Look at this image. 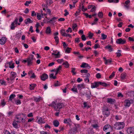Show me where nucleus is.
Wrapping results in <instances>:
<instances>
[{
    "label": "nucleus",
    "mask_w": 134,
    "mask_h": 134,
    "mask_svg": "<svg viewBox=\"0 0 134 134\" xmlns=\"http://www.w3.org/2000/svg\"><path fill=\"white\" fill-rule=\"evenodd\" d=\"M34 55L32 54L30 55L27 58V65L28 66L32 65L33 63L32 61L34 60Z\"/></svg>",
    "instance_id": "obj_3"
},
{
    "label": "nucleus",
    "mask_w": 134,
    "mask_h": 134,
    "mask_svg": "<svg viewBox=\"0 0 134 134\" xmlns=\"http://www.w3.org/2000/svg\"><path fill=\"white\" fill-rule=\"evenodd\" d=\"M37 18L38 20H41V16L40 13H38L37 16Z\"/></svg>",
    "instance_id": "obj_58"
},
{
    "label": "nucleus",
    "mask_w": 134,
    "mask_h": 134,
    "mask_svg": "<svg viewBox=\"0 0 134 134\" xmlns=\"http://www.w3.org/2000/svg\"><path fill=\"white\" fill-rule=\"evenodd\" d=\"M111 46L110 45H107L105 47V48L106 49H108V51L110 52H111V51H113V48H111Z\"/></svg>",
    "instance_id": "obj_22"
},
{
    "label": "nucleus",
    "mask_w": 134,
    "mask_h": 134,
    "mask_svg": "<svg viewBox=\"0 0 134 134\" xmlns=\"http://www.w3.org/2000/svg\"><path fill=\"white\" fill-rule=\"evenodd\" d=\"M16 27V26H15V23L13 22H12L10 26V29L11 30H14Z\"/></svg>",
    "instance_id": "obj_33"
},
{
    "label": "nucleus",
    "mask_w": 134,
    "mask_h": 134,
    "mask_svg": "<svg viewBox=\"0 0 134 134\" xmlns=\"http://www.w3.org/2000/svg\"><path fill=\"white\" fill-rule=\"evenodd\" d=\"M86 97L88 99H90L91 97L92 96L91 95V91H89L86 92Z\"/></svg>",
    "instance_id": "obj_14"
},
{
    "label": "nucleus",
    "mask_w": 134,
    "mask_h": 134,
    "mask_svg": "<svg viewBox=\"0 0 134 134\" xmlns=\"http://www.w3.org/2000/svg\"><path fill=\"white\" fill-rule=\"evenodd\" d=\"M13 127L15 128H18V124L15 121H13Z\"/></svg>",
    "instance_id": "obj_44"
},
{
    "label": "nucleus",
    "mask_w": 134,
    "mask_h": 134,
    "mask_svg": "<svg viewBox=\"0 0 134 134\" xmlns=\"http://www.w3.org/2000/svg\"><path fill=\"white\" fill-rule=\"evenodd\" d=\"M124 127V123L123 122H117L114 124V127L117 130H120Z\"/></svg>",
    "instance_id": "obj_1"
},
{
    "label": "nucleus",
    "mask_w": 134,
    "mask_h": 134,
    "mask_svg": "<svg viewBox=\"0 0 134 134\" xmlns=\"http://www.w3.org/2000/svg\"><path fill=\"white\" fill-rule=\"evenodd\" d=\"M36 86V84H30V89L31 90H34V89L35 87Z\"/></svg>",
    "instance_id": "obj_26"
},
{
    "label": "nucleus",
    "mask_w": 134,
    "mask_h": 134,
    "mask_svg": "<svg viewBox=\"0 0 134 134\" xmlns=\"http://www.w3.org/2000/svg\"><path fill=\"white\" fill-rule=\"evenodd\" d=\"M62 65H65V67L66 68H68L69 67V65L68 62L67 61H65V62Z\"/></svg>",
    "instance_id": "obj_29"
},
{
    "label": "nucleus",
    "mask_w": 134,
    "mask_h": 134,
    "mask_svg": "<svg viewBox=\"0 0 134 134\" xmlns=\"http://www.w3.org/2000/svg\"><path fill=\"white\" fill-rule=\"evenodd\" d=\"M15 96V95L14 94L11 95L9 97V100L10 101L12 100L13 99H14Z\"/></svg>",
    "instance_id": "obj_34"
},
{
    "label": "nucleus",
    "mask_w": 134,
    "mask_h": 134,
    "mask_svg": "<svg viewBox=\"0 0 134 134\" xmlns=\"http://www.w3.org/2000/svg\"><path fill=\"white\" fill-rule=\"evenodd\" d=\"M71 122V121L70 119H65L64 120V123L70 125Z\"/></svg>",
    "instance_id": "obj_21"
},
{
    "label": "nucleus",
    "mask_w": 134,
    "mask_h": 134,
    "mask_svg": "<svg viewBox=\"0 0 134 134\" xmlns=\"http://www.w3.org/2000/svg\"><path fill=\"white\" fill-rule=\"evenodd\" d=\"M64 106V104L63 103H58L54 107V109L56 111H59L60 109L63 108Z\"/></svg>",
    "instance_id": "obj_4"
},
{
    "label": "nucleus",
    "mask_w": 134,
    "mask_h": 134,
    "mask_svg": "<svg viewBox=\"0 0 134 134\" xmlns=\"http://www.w3.org/2000/svg\"><path fill=\"white\" fill-rule=\"evenodd\" d=\"M64 12H65V13L64 14V15L65 16H66L69 14V13L68 12V11L66 9L65 10Z\"/></svg>",
    "instance_id": "obj_64"
},
{
    "label": "nucleus",
    "mask_w": 134,
    "mask_h": 134,
    "mask_svg": "<svg viewBox=\"0 0 134 134\" xmlns=\"http://www.w3.org/2000/svg\"><path fill=\"white\" fill-rule=\"evenodd\" d=\"M65 30L63 29H62L60 31V33L62 36H63V35L65 33Z\"/></svg>",
    "instance_id": "obj_60"
},
{
    "label": "nucleus",
    "mask_w": 134,
    "mask_h": 134,
    "mask_svg": "<svg viewBox=\"0 0 134 134\" xmlns=\"http://www.w3.org/2000/svg\"><path fill=\"white\" fill-rule=\"evenodd\" d=\"M46 12L49 15H51V11L50 9H48L46 8Z\"/></svg>",
    "instance_id": "obj_56"
},
{
    "label": "nucleus",
    "mask_w": 134,
    "mask_h": 134,
    "mask_svg": "<svg viewBox=\"0 0 134 134\" xmlns=\"http://www.w3.org/2000/svg\"><path fill=\"white\" fill-rule=\"evenodd\" d=\"M115 75V72L113 71L109 77V79H111Z\"/></svg>",
    "instance_id": "obj_61"
},
{
    "label": "nucleus",
    "mask_w": 134,
    "mask_h": 134,
    "mask_svg": "<svg viewBox=\"0 0 134 134\" xmlns=\"http://www.w3.org/2000/svg\"><path fill=\"white\" fill-rule=\"evenodd\" d=\"M53 124L55 127H58L59 124V121L57 120H55L53 122Z\"/></svg>",
    "instance_id": "obj_23"
},
{
    "label": "nucleus",
    "mask_w": 134,
    "mask_h": 134,
    "mask_svg": "<svg viewBox=\"0 0 134 134\" xmlns=\"http://www.w3.org/2000/svg\"><path fill=\"white\" fill-rule=\"evenodd\" d=\"M60 85V83L59 82V81H57L54 84V86L55 87L58 86H59Z\"/></svg>",
    "instance_id": "obj_45"
},
{
    "label": "nucleus",
    "mask_w": 134,
    "mask_h": 134,
    "mask_svg": "<svg viewBox=\"0 0 134 134\" xmlns=\"http://www.w3.org/2000/svg\"><path fill=\"white\" fill-rule=\"evenodd\" d=\"M112 62V61L111 60H110L109 59H107V60H106V61L105 62V64L106 65H107L108 64V63H110L111 62Z\"/></svg>",
    "instance_id": "obj_47"
},
{
    "label": "nucleus",
    "mask_w": 134,
    "mask_h": 134,
    "mask_svg": "<svg viewBox=\"0 0 134 134\" xmlns=\"http://www.w3.org/2000/svg\"><path fill=\"white\" fill-rule=\"evenodd\" d=\"M99 86V82H95L93 83H91V87L92 88H97Z\"/></svg>",
    "instance_id": "obj_12"
},
{
    "label": "nucleus",
    "mask_w": 134,
    "mask_h": 134,
    "mask_svg": "<svg viewBox=\"0 0 134 134\" xmlns=\"http://www.w3.org/2000/svg\"><path fill=\"white\" fill-rule=\"evenodd\" d=\"M83 105H84V108H87V109H88L90 107V106L87 105V102H84L83 103Z\"/></svg>",
    "instance_id": "obj_27"
},
{
    "label": "nucleus",
    "mask_w": 134,
    "mask_h": 134,
    "mask_svg": "<svg viewBox=\"0 0 134 134\" xmlns=\"http://www.w3.org/2000/svg\"><path fill=\"white\" fill-rule=\"evenodd\" d=\"M66 32L67 33H68L69 32H71L72 31V30L71 28L70 27H69L68 29L66 30Z\"/></svg>",
    "instance_id": "obj_59"
},
{
    "label": "nucleus",
    "mask_w": 134,
    "mask_h": 134,
    "mask_svg": "<svg viewBox=\"0 0 134 134\" xmlns=\"http://www.w3.org/2000/svg\"><path fill=\"white\" fill-rule=\"evenodd\" d=\"M93 133L94 132L92 129H90V130L88 131V134H93Z\"/></svg>",
    "instance_id": "obj_57"
},
{
    "label": "nucleus",
    "mask_w": 134,
    "mask_h": 134,
    "mask_svg": "<svg viewBox=\"0 0 134 134\" xmlns=\"http://www.w3.org/2000/svg\"><path fill=\"white\" fill-rule=\"evenodd\" d=\"M98 16L100 18H102L103 16V14L102 12H99L98 14Z\"/></svg>",
    "instance_id": "obj_39"
},
{
    "label": "nucleus",
    "mask_w": 134,
    "mask_h": 134,
    "mask_svg": "<svg viewBox=\"0 0 134 134\" xmlns=\"http://www.w3.org/2000/svg\"><path fill=\"white\" fill-rule=\"evenodd\" d=\"M9 67L10 68L13 69L14 68V63H12V62H9Z\"/></svg>",
    "instance_id": "obj_28"
},
{
    "label": "nucleus",
    "mask_w": 134,
    "mask_h": 134,
    "mask_svg": "<svg viewBox=\"0 0 134 134\" xmlns=\"http://www.w3.org/2000/svg\"><path fill=\"white\" fill-rule=\"evenodd\" d=\"M101 36L102 39L103 40H104L107 37V35H105L104 33H102V34Z\"/></svg>",
    "instance_id": "obj_41"
},
{
    "label": "nucleus",
    "mask_w": 134,
    "mask_h": 134,
    "mask_svg": "<svg viewBox=\"0 0 134 134\" xmlns=\"http://www.w3.org/2000/svg\"><path fill=\"white\" fill-rule=\"evenodd\" d=\"M37 121L39 123H44L42 121V119L41 118H40Z\"/></svg>",
    "instance_id": "obj_43"
},
{
    "label": "nucleus",
    "mask_w": 134,
    "mask_h": 134,
    "mask_svg": "<svg viewBox=\"0 0 134 134\" xmlns=\"http://www.w3.org/2000/svg\"><path fill=\"white\" fill-rule=\"evenodd\" d=\"M111 127V126L109 124L105 125L104 126L103 128V130L104 131H105L106 130L108 129H109Z\"/></svg>",
    "instance_id": "obj_24"
},
{
    "label": "nucleus",
    "mask_w": 134,
    "mask_h": 134,
    "mask_svg": "<svg viewBox=\"0 0 134 134\" xmlns=\"http://www.w3.org/2000/svg\"><path fill=\"white\" fill-rule=\"evenodd\" d=\"M15 102L16 104L17 105H18V104H21V102L20 100H15Z\"/></svg>",
    "instance_id": "obj_53"
},
{
    "label": "nucleus",
    "mask_w": 134,
    "mask_h": 134,
    "mask_svg": "<svg viewBox=\"0 0 134 134\" xmlns=\"http://www.w3.org/2000/svg\"><path fill=\"white\" fill-rule=\"evenodd\" d=\"M126 40L124 39L123 40L121 38L118 39L116 41V43L118 44H123L126 42Z\"/></svg>",
    "instance_id": "obj_7"
},
{
    "label": "nucleus",
    "mask_w": 134,
    "mask_h": 134,
    "mask_svg": "<svg viewBox=\"0 0 134 134\" xmlns=\"http://www.w3.org/2000/svg\"><path fill=\"white\" fill-rule=\"evenodd\" d=\"M126 74L125 72H124L121 74V78L123 79H124L126 76Z\"/></svg>",
    "instance_id": "obj_35"
},
{
    "label": "nucleus",
    "mask_w": 134,
    "mask_h": 134,
    "mask_svg": "<svg viewBox=\"0 0 134 134\" xmlns=\"http://www.w3.org/2000/svg\"><path fill=\"white\" fill-rule=\"evenodd\" d=\"M88 35L90 38H91L93 36V34L91 32H89L88 34Z\"/></svg>",
    "instance_id": "obj_42"
},
{
    "label": "nucleus",
    "mask_w": 134,
    "mask_h": 134,
    "mask_svg": "<svg viewBox=\"0 0 134 134\" xmlns=\"http://www.w3.org/2000/svg\"><path fill=\"white\" fill-rule=\"evenodd\" d=\"M107 102L111 104H113L115 103V100L114 99L111 98H108L107 99Z\"/></svg>",
    "instance_id": "obj_8"
},
{
    "label": "nucleus",
    "mask_w": 134,
    "mask_h": 134,
    "mask_svg": "<svg viewBox=\"0 0 134 134\" xmlns=\"http://www.w3.org/2000/svg\"><path fill=\"white\" fill-rule=\"evenodd\" d=\"M71 90L74 92H76V93L78 92L76 88H73L71 89Z\"/></svg>",
    "instance_id": "obj_62"
},
{
    "label": "nucleus",
    "mask_w": 134,
    "mask_h": 134,
    "mask_svg": "<svg viewBox=\"0 0 134 134\" xmlns=\"http://www.w3.org/2000/svg\"><path fill=\"white\" fill-rule=\"evenodd\" d=\"M77 27V25L76 24H74L72 25V28L73 30H74L75 29H76V28Z\"/></svg>",
    "instance_id": "obj_46"
},
{
    "label": "nucleus",
    "mask_w": 134,
    "mask_h": 134,
    "mask_svg": "<svg viewBox=\"0 0 134 134\" xmlns=\"http://www.w3.org/2000/svg\"><path fill=\"white\" fill-rule=\"evenodd\" d=\"M21 33H19L16 34V37L18 39H19L21 37Z\"/></svg>",
    "instance_id": "obj_54"
},
{
    "label": "nucleus",
    "mask_w": 134,
    "mask_h": 134,
    "mask_svg": "<svg viewBox=\"0 0 134 134\" xmlns=\"http://www.w3.org/2000/svg\"><path fill=\"white\" fill-rule=\"evenodd\" d=\"M96 77L98 79H99L101 78V75L99 73H98L96 75Z\"/></svg>",
    "instance_id": "obj_52"
},
{
    "label": "nucleus",
    "mask_w": 134,
    "mask_h": 134,
    "mask_svg": "<svg viewBox=\"0 0 134 134\" xmlns=\"http://www.w3.org/2000/svg\"><path fill=\"white\" fill-rule=\"evenodd\" d=\"M88 70L86 69H83L81 70L80 72L82 73H87Z\"/></svg>",
    "instance_id": "obj_49"
},
{
    "label": "nucleus",
    "mask_w": 134,
    "mask_h": 134,
    "mask_svg": "<svg viewBox=\"0 0 134 134\" xmlns=\"http://www.w3.org/2000/svg\"><path fill=\"white\" fill-rule=\"evenodd\" d=\"M124 103L125 104H124V105L125 107H129L131 103L129 100H125V101Z\"/></svg>",
    "instance_id": "obj_15"
},
{
    "label": "nucleus",
    "mask_w": 134,
    "mask_h": 134,
    "mask_svg": "<svg viewBox=\"0 0 134 134\" xmlns=\"http://www.w3.org/2000/svg\"><path fill=\"white\" fill-rule=\"evenodd\" d=\"M80 67L81 68H84L90 67V66L88 64L83 62L82 63V64L81 65Z\"/></svg>",
    "instance_id": "obj_16"
},
{
    "label": "nucleus",
    "mask_w": 134,
    "mask_h": 134,
    "mask_svg": "<svg viewBox=\"0 0 134 134\" xmlns=\"http://www.w3.org/2000/svg\"><path fill=\"white\" fill-rule=\"evenodd\" d=\"M42 99V98L40 96H39L38 98L35 97H34V101L36 102H39L40 100Z\"/></svg>",
    "instance_id": "obj_19"
},
{
    "label": "nucleus",
    "mask_w": 134,
    "mask_h": 134,
    "mask_svg": "<svg viewBox=\"0 0 134 134\" xmlns=\"http://www.w3.org/2000/svg\"><path fill=\"white\" fill-rule=\"evenodd\" d=\"M62 68V66L61 65L59 66L58 68H57V69L56 70L57 71L59 72V71L60 70H61Z\"/></svg>",
    "instance_id": "obj_63"
},
{
    "label": "nucleus",
    "mask_w": 134,
    "mask_h": 134,
    "mask_svg": "<svg viewBox=\"0 0 134 134\" xmlns=\"http://www.w3.org/2000/svg\"><path fill=\"white\" fill-rule=\"evenodd\" d=\"M6 38L5 37H2L0 39V44H4L5 43Z\"/></svg>",
    "instance_id": "obj_13"
},
{
    "label": "nucleus",
    "mask_w": 134,
    "mask_h": 134,
    "mask_svg": "<svg viewBox=\"0 0 134 134\" xmlns=\"http://www.w3.org/2000/svg\"><path fill=\"white\" fill-rule=\"evenodd\" d=\"M57 19V18L55 17H54L53 18H52L49 21H47V23H54L55 22V20H56Z\"/></svg>",
    "instance_id": "obj_17"
},
{
    "label": "nucleus",
    "mask_w": 134,
    "mask_h": 134,
    "mask_svg": "<svg viewBox=\"0 0 134 134\" xmlns=\"http://www.w3.org/2000/svg\"><path fill=\"white\" fill-rule=\"evenodd\" d=\"M55 41L57 42L56 44H58L59 43V38L57 36H55L54 37Z\"/></svg>",
    "instance_id": "obj_36"
},
{
    "label": "nucleus",
    "mask_w": 134,
    "mask_h": 134,
    "mask_svg": "<svg viewBox=\"0 0 134 134\" xmlns=\"http://www.w3.org/2000/svg\"><path fill=\"white\" fill-rule=\"evenodd\" d=\"M10 75H11L10 77V79L12 81L14 80L16 76V73L14 72H11Z\"/></svg>",
    "instance_id": "obj_10"
},
{
    "label": "nucleus",
    "mask_w": 134,
    "mask_h": 134,
    "mask_svg": "<svg viewBox=\"0 0 134 134\" xmlns=\"http://www.w3.org/2000/svg\"><path fill=\"white\" fill-rule=\"evenodd\" d=\"M22 115L25 116V115L23 113L18 114V116H16V118L20 120L21 117Z\"/></svg>",
    "instance_id": "obj_25"
},
{
    "label": "nucleus",
    "mask_w": 134,
    "mask_h": 134,
    "mask_svg": "<svg viewBox=\"0 0 134 134\" xmlns=\"http://www.w3.org/2000/svg\"><path fill=\"white\" fill-rule=\"evenodd\" d=\"M75 127L71 129L69 131V133L70 134H74L75 133L77 130V127L76 124H75Z\"/></svg>",
    "instance_id": "obj_5"
},
{
    "label": "nucleus",
    "mask_w": 134,
    "mask_h": 134,
    "mask_svg": "<svg viewBox=\"0 0 134 134\" xmlns=\"http://www.w3.org/2000/svg\"><path fill=\"white\" fill-rule=\"evenodd\" d=\"M81 38L82 40L83 41H85L86 40V38L85 35L84 34L82 35L81 36Z\"/></svg>",
    "instance_id": "obj_48"
},
{
    "label": "nucleus",
    "mask_w": 134,
    "mask_h": 134,
    "mask_svg": "<svg viewBox=\"0 0 134 134\" xmlns=\"http://www.w3.org/2000/svg\"><path fill=\"white\" fill-rule=\"evenodd\" d=\"M26 24H27L29 23H32L33 22V21L31 20L29 18H27L25 21Z\"/></svg>",
    "instance_id": "obj_20"
},
{
    "label": "nucleus",
    "mask_w": 134,
    "mask_h": 134,
    "mask_svg": "<svg viewBox=\"0 0 134 134\" xmlns=\"http://www.w3.org/2000/svg\"><path fill=\"white\" fill-rule=\"evenodd\" d=\"M102 112L105 117H107L110 115L109 110L107 107L104 108L102 109Z\"/></svg>",
    "instance_id": "obj_2"
},
{
    "label": "nucleus",
    "mask_w": 134,
    "mask_h": 134,
    "mask_svg": "<svg viewBox=\"0 0 134 134\" xmlns=\"http://www.w3.org/2000/svg\"><path fill=\"white\" fill-rule=\"evenodd\" d=\"M54 74L53 73H52L50 74L49 75V77L50 78L53 79H56L57 77L55 76H54Z\"/></svg>",
    "instance_id": "obj_30"
},
{
    "label": "nucleus",
    "mask_w": 134,
    "mask_h": 134,
    "mask_svg": "<svg viewBox=\"0 0 134 134\" xmlns=\"http://www.w3.org/2000/svg\"><path fill=\"white\" fill-rule=\"evenodd\" d=\"M71 48L68 47L65 50V52L66 53H70L71 50Z\"/></svg>",
    "instance_id": "obj_32"
},
{
    "label": "nucleus",
    "mask_w": 134,
    "mask_h": 134,
    "mask_svg": "<svg viewBox=\"0 0 134 134\" xmlns=\"http://www.w3.org/2000/svg\"><path fill=\"white\" fill-rule=\"evenodd\" d=\"M127 132L129 134H134V128L133 127H130L128 128Z\"/></svg>",
    "instance_id": "obj_9"
},
{
    "label": "nucleus",
    "mask_w": 134,
    "mask_h": 134,
    "mask_svg": "<svg viewBox=\"0 0 134 134\" xmlns=\"http://www.w3.org/2000/svg\"><path fill=\"white\" fill-rule=\"evenodd\" d=\"M40 77L41 80L44 81L48 78V76L47 74L44 73L42 74Z\"/></svg>",
    "instance_id": "obj_11"
},
{
    "label": "nucleus",
    "mask_w": 134,
    "mask_h": 134,
    "mask_svg": "<svg viewBox=\"0 0 134 134\" xmlns=\"http://www.w3.org/2000/svg\"><path fill=\"white\" fill-rule=\"evenodd\" d=\"M76 69V68H71V72L73 73V75H75L76 74V72L75 71Z\"/></svg>",
    "instance_id": "obj_37"
},
{
    "label": "nucleus",
    "mask_w": 134,
    "mask_h": 134,
    "mask_svg": "<svg viewBox=\"0 0 134 134\" xmlns=\"http://www.w3.org/2000/svg\"><path fill=\"white\" fill-rule=\"evenodd\" d=\"M55 105V102L54 101H53L52 103L49 104L48 105V106L50 107H54V106Z\"/></svg>",
    "instance_id": "obj_40"
},
{
    "label": "nucleus",
    "mask_w": 134,
    "mask_h": 134,
    "mask_svg": "<svg viewBox=\"0 0 134 134\" xmlns=\"http://www.w3.org/2000/svg\"><path fill=\"white\" fill-rule=\"evenodd\" d=\"M51 30L50 27L48 26L46 28V33L47 34H50L51 33Z\"/></svg>",
    "instance_id": "obj_18"
},
{
    "label": "nucleus",
    "mask_w": 134,
    "mask_h": 134,
    "mask_svg": "<svg viewBox=\"0 0 134 134\" xmlns=\"http://www.w3.org/2000/svg\"><path fill=\"white\" fill-rule=\"evenodd\" d=\"M31 1H26V3H25L24 5L26 6H28L29 5V4L31 3Z\"/></svg>",
    "instance_id": "obj_50"
},
{
    "label": "nucleus",
    "mask_w": 134,
    "mask_h": 134,
    "mask_svg": "<svg viewBox=\"0 0 134 134\" xmlns=\"http://www.w3.org/2000/svg\"><path fill=\"white\" fill-rule=\"evenodd\" d=\"M98 20V19L97 18H95V19H94V21L93 22L91 23V25H94L96 24H97V23Z\"/></svg>",
    "instance_id": "obj_38"
},
{
    "label": "nucleus",
    "mask_w": 134,
    "mask_h": 134,
    "mask_svg": "<svg viewBox=\"0 0 134 134\" xmlns=\"http://www.w3.org/2000/svg\"><path fill=\"white\" fill-rule=\"evenodd\" d=\"M92 126L93 128L96 129L99 127L98 125L97 124L92 125Z\"/></svg>",
    "instance_id": "obj_51"
},
{
    "label": "nucleus",
    "mask_w": 134,
    "mask_h": 134,
    "mask_svg": "<svg viewBox=\"0 0 134 134\" xmlns=\"http://www.w3.org/2000/svg\"><path fill=\"white\" fill-rule=\"evenodd\" d=\"M52 55L53 57L54 58H58L60 57V54L59 52H58L57 53H56L55 52L52 53Z\"/></svg>",
    "instance_id": "obj_6"
},
{
    "label": "nucleus",
    "mask_w": 134,
    "mask_h": 134,
    "mask_svg": "<svg viewBox=\"0 0 134 134\" xmlns=\"http://www.w3.org/2000/svg\"><path fill=\"white\" fill-rule=\"evenodd\" d=\"M57 62L59 63H60L62 62H64V60L63 59H58L57 60Z\"/></svg>",
    "instance_id": "obj_55"
},
{
    "label": "nucleus",
    "mask_w": 134,
    "mask_h": 134,
    "mask_svg": "<svg viewBox=\"0 0 134 134\" xmlns=\"http://www.w3.org/2000/svg\"><path fill=\"white\" fill-rule=\"evenodd\" d=\"M99 85H100L104 87H106L107 86V84L105 82H99Z\"/></svg>",
    "instance_id": "obj_31"
}]
</instances>
